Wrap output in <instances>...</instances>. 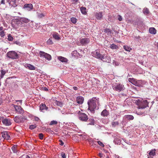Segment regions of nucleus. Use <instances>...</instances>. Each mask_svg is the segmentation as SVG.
<instances>
[{
    "mask_svg": "<svg viewBox=\"0 0 158 158\" xmlns=\"http://www.w3.org/2000/svg\"><path fill=\"white\" fill-rule=\"evenodd\" d=\"M98 99V98H96L94 97L89 100L87 103L88 106V110H89L93 113H94L95 110L98 109V107H97V105H99Z\"/></svg>",
    "mask_w": 158,
    "mask_h": 158,
    "instance_id": "nucleus-1",
    "label": "nucleus"
},
{
    "mask_svg": "<svg viewBox=\"0 0 158 158\" xmlns=\"http://www.w3.org/2000/svg\"><path fill=\"white\" fill-rule=\"evenodd\" d=\"M128 80L129 82L131 83L132 84L138 87H142L145 84L144 81L137 80L134 78H129Z\"/></svg>",
    "mask_w": 158,
    "mask_h": 158,
    "instance_id": "nucleus-2",
    "label": "nucleus"
},
{
    "mask_svg": "<svg viewBox=\"0 0 158 158\" xmlns=\"http://www.w3.org/2000/svg\"><path fill=\"white\" fill-rule=\"evenodd\" d=\"M6 56L8 58L12 59H17L19 57L17 53L14 51H10L7 52Z\"/></svg>",
    "mask_w": 158,
    "mask_h": 158,
    "instance_id": "nucleus-3",
    "label": "nucleus"
},
{
    "mask_svg": "<svg viewBox=\"0 0 158 158\" xmlns=\"http://www.w3.org/2000/svg\"><path fill=\"white\" fill-rule=\"evenodd\" d=\"M113 89L119 92L123 91L124 89V85L119 83H115L112 85Z\"/></svg>",
    "mask_w": 158,
    "mask_h": 158,
    "instance_id": "nucleus-4",
    "label": "nucleus"
},
{
    "mask_svg": "<svg viewBox=\"0 0 158 158\" xmlns=\"http://www.w3.org/2000/svg\"><path fill=\"white\" fill-rule=\"evenodd\" d=\"M39 55L40 57L45 58L49 61L52 59L51 56L50 54L43 51H40Z\"/></svg>",
    "mask_w": 158,
    "mask_h": 158,
    "instance_id": "nucleus-5",
    "label": "nucleus"
},
{
    "mask_svg": "<svg viewBox=\"0 0 158 158\" xmlns=\"http://www.w3.org/2000/svg\"><path fill=\"white\" fill-rule=\"evenodd\" d=\"M26 119L24 116H17L14 118V121L17 123H23Z\"/></svg>",
    "mask_w": 158,
    "mask_h": 158,
    "instance_id": "nucleus-6",
    "label": "nucleus"
},
{
    "mask_svg": "<svg viewBox=\"0 0 158 158\" xmlns=\"http://www.w3.org/2000/svg\"><path fill=\"white\" fill-rule=\"evenodd\" d=\"M140 108L144 109L148 106V102L147 100H142L139 102Z\"/></svg>",
    "mask_w": 158,
    "mask_h": 158,
    "instance_id": "nucleus-7",
    "label": "nucleus"
},
{
    "mask_svg": "<svg viewBox=\"0 0 158 158\" xmlns=\"http://www.w3.org/2000/svg\"><path fill=\"white\" fill-rule=\"evenodd\" d=\"M93 57L101 60L102 58L103 55L100 53L98 50H96L95 51L91 53Z\"/></svg>",
    "mask_w": 158,
    "mask_h": 158,
    "instance_id": "nucleus-8",
    "label": "nucleus"
},
{
    "mask_svg": "<svg viewBox=\"0 0 158 158\" xmlns=\"http://www.w3.org/2000/svg\"><path fill=\"white\" fill-rule=\"evenodd\" d=\"M79 118L81 121L85 122H86L88 120V116L85 114L83 113H80Z\"/></svg>",
    "mask_w": 158,
    "mask_h": 158,
    "instance_id": "nucleus-9",
    "label": "nucleus"
},
{
    "mask_svg": "<svg viewBox=\"0 0 158 158\" xmlns=\"http://www.w3.org/2000/svg\"><path fill=\"white\" fill-rule=\"evenodd\" d=\"M80 42L82 46H85L89 43L90 40L88 38H82L80 39Z\"/></svg>",
    "mask_w": 158,
    "mask_h": 158,
    "instance_id": "nucleus-10",
    "label": "nucleus"
},
{
    "mask_svg": "<svg viewBox=\"0 0 158 158\" xmlns=\"http://www.w3.org/2000/svg\"><path fill=\"white\" fill-rule=\"evenodd\" d=\"M33 6L32 4L31 3L26 4L23 6V8L27 11H30L33 9Z\"/></svg>",
    "mask_w": 158,
    "mask_h": 158,
    "instance_id": "nucleus-11",
    "label": "nucleus"
},
{
    "mask_svg": "<svg viewBox=\"0 0 158 158\" xmlns=\"http://www.w3.org/2000/svg\"><path fill=\"white\" fill-rule=\"evenodd\" d=\"M2 123L3 125L7 126H9L11 124L10 119V118L8 119L4 118L2 120Z\"/></svg>",
    "mask_w": 158,
    "mask_h": 158,
    "instance_id": "nucleus-12",
    "label": "nucleus"
},
{
    "mask_svg": "<svg viewBox=\"0 0 158 158\" xmlns=\"http://www.w3.org/2000/svg\"><path fill=\"white\" fill-rule=\"evenodd\" d=\"M48 109L45 104L42 103L40 106V110L42 112H44V110H47Z\"/></svg>",
    "mask_w": 158,
    "mask_h": 158,
    "instance_id": "nucleus-13",
    "label": "nucleus"
},
{
    "mask_svg": "<svg viewBox=\"0 0 158 158\" xmlns=\"http://www.w3.org/2000/svg\"><path fill=\"white\" fill-rule=\"evenodd\" d=\"M13 106L16 112L19 114H21L23 113V111L22 108L20 106H18L14 105H13Z\"/></svg>",
    "mask_w": 158,
    "mask_h": 158,
    "instance_id": "nucleus-14",
    "label": "nucleus"
},
{
    "mask_svg": "<svg viewBox=\"0 0 158 158\" xmlns=\"http://www.w3.org/2000/svg\"><path fill=\"white\" fill-rule=\"evenodd\" d=\"M101 60L104 62L110 63L111 61V58L109 56H106L105 57H104V56L103 55L102 58L101 59Z\"/></svg>",
    "mask_w": 158,
    "mask_h": 158,
    "instance_id": "nucleus-15",
    "label": "nucleus"
},
{
    "mask_svg": "<svg viewBox=\"0 0 158 158\" xmlns=\"http://www.w3.org/2000/svg\"><path fill=\"white\" fill-rule=\"evenodd\" d=\"M2 136L4 139H8L10 137V135L7 131H4L1 133Z\"/></svg>",
    "mask_w": 158,
    "mask_h": 158,
    "instance_id": "nucleus-16",
    "label": "nucleus"
},
{
    "mask_svg": "<svg viewBox=\"0 0 158 158\" xmlns=\"http://www.w3.org/2000/svg\"><path fill=\"white\" fill-rule=\"evenodd\" d=\"M19 21L22 23H27L30 21V20L24 17L19 18Z\"/></svg>",
    "mask_w": 158,
    "mask_h": 158,
    "instance_id": "nucleus-17",
    "label": "nucleus"
},
{
    "mask_svg": "<svg viewBox=\"0 0 158 158\" xmlns=\"http://www.w3.org/2000/svg\"><path fill=\"white\" fill-rule=\"evenodd\" d=\"M84 100V98L81 96H79L77 97L76 101L77 103L79 104H82Z\"/></svg>",
    "mask_w": 158,
    "mask_h": 158,
    "instance_id": "nucleus-18",
    "label": "nucleus"
},
{
    "mask_svg": "<svg viewBox=\"0 0 158 158\" xmlns=\"http://www.w3.org/2000/svg\"><path fill=\"white\" fill-rule=\"evenodd\" d=\"M6 1L8 2L10 5L13 7H15L17 6V5L16 4V0H6Z\"/></svg>",
    "mask_w": 158,
    "mask_h": 158,
    "instance_id": "nucleus-19",
    "label": "nucleus"
},
{
    "mask_svg": "<svg viewBox=\"0 0 158 158\" xmlns=\"http://www.w3.org/2000/svg\"><path fill=\"white\" fill-rule=\"evenodd\" d=\"M24 66L27 68L31 70H35V67L33 65L30 64H26L24 65Z\"/></svg>",
    "mask_w": 158,
    "mask_h": 158,
    "instance_id": "nucleus-20",
    "label": "nucleus"
},
{
    "mask_svg": "<svg viewBox=\"0 0 158 158\" xmlns=\"http://www.w3.org/2000/svg\"><path fill=\"white\" fill-rule=\"evenodd\" d=\"M58 59L62 62L67 63L68 62V59L62 56H59L58 57Z\"/></svg>",
    "mask_w": 158,
    "mask_h": 158,
    "instance_id": "nucleus-21",
    "label": "nucleus"
},
{
    "mask_svg": "<svg viewBox=\"0 0 158 158\" xmlns=\"http://www.w3.org/2000/svg\"><path fill=\"white\" fill-rule=\"evenodd\" d=\"M109 112L106 109L104 110L101 113V115L102 116L105 117L107 116L109 114Z\"/></svg>",
    "mask_w": 158,
    "mask_h": 158,
    "instance_id": "nucleus-22",
    "label": "nucleus"
},
{
    "mask_svg": "<svg viewBox=\"0 0 158 158\" xmlns=\"http://www.w3.org/2000/svg\"><path fill=\"white\" fill-rule=\"evenodd\" d=\"M102 12H100L96 14L95 16L97 19L100 20L101 19L102 17Z\"/></svg>",
    "mask_w": 158,
    "mask_h": 158,
    "instance_id": "nucleus-23",
    "label": "nucleus"
},
{
    "mask_svg": "<svg viewBox=\"0 0 158 158\" xmlns=\"http://www.w3.org/2000/svg\"><path fill=\"white\" fill-rule=\"evenodd\" d=\"M156 151L155 149H154L151 150L149 153L148 154L150 157H153L156 155Z\"/></svg>",
    "mask_w": 158,
    "mask_h": 158,
    "instance_id": "nucleus-24",
    "label": "nucleus"
},
{
    "mask_svg": "<svg viewBox=\"0 0 158 158\" xmlns=\"http://www.w3.org/2000/svg\"><path fill=\"white\" fill-rule=\"evenodd\" d=\"M149 33L152 34H155L156 33V31L154 27H150L149 28Z\"/></svg>",
    "mask_w": 158,
    "mask_h": 158,
    "instance_id": "nucleus-25",
    "label": "nucleus"
},
{
    "mask_svg": "<svg viewBox=\"0 0 158 158\" xmlns=\"http://www.w3.org/2000/svg\"><path fill=\"white\" fill-rule=\"evenodd\" d=\"M87 122H89V123L87 124L88 125H94V124L95 121L93 119L88 118V120Z\"/></svg>",
    "mask_w": 158,
    "mask_h": 158,
    "instance_id": "nucleus-26",
    "label": "nucleus"
},
{
    "mask_svg": "<svg viewBox=\"0 0 158 158\" xmlns=\"http://www.w3.org/2000/svg\"><path fill=\"white\" fill-rule=\"evenodd\" d=\"M124 117L129 120H132L134 119V117L133 116L130 115H125Z\"/></svg>",
    "mask_w": 158,
    "mask_h": 158,
    "instance_id": "nucleus-27",
    "label": "nucleus"
},
{
    "mask_svg": "<svg viewBox=\"0 0 158 158\" xmlns=\"http://www.w3.org/2000/svg\"><path fill=\"white\" fill-rule=\"evenodd\" d=\"M121 142L120 139L117 138H115L114 140V142L115 144H119Z\"/></svg>",
    "mask_w": 158,
    "mask_h": 158,
    "instance_id": "nucleus-28",
    "label": "nucleus"
},
{
    "mask_svg": "<svg viewBox=\"0 0 158 158\" xmlns=\"http://www.w3.org/2000/svg\"><path fill=\"white\" fill-rule=\"evenodd\" d=\"M80 10L81 13L84 15H85L86 14V8L85 7L82 6L80 8Z\"/></svg>",
    "mask_w": 158,
    "mask_h": 158,
    "instance_id": "nucleus-29",
    "label": "nucleus"
},
{
    "mask_svg": "<svg viewBox=\"0 0 158 158\" xmlns=\"http://www.w3.org/2000/svg\"><path fill=\"white\" fill-rule=\"evenodd\" d=\"M110 47V48L112 49H117L119 48L118 47L117 45H116L114 44H111Z\"/></svg>",
    "mask_w": 158,
    "mask_h": 158,
    "instance_id": "nucleus-30",
    "label": "nucleus"
},
{
    "mask_svg": "<svg viewBox=\"0 0 158 158\" xmlns=\"http://www.w3.org/2000/svg\"><path fill=\"white\" fill-rule=\"evenodd\" d=\"M52 36L55 39L59 40L60 38L59 37L58 34L57 33H55L53 34Z\"/></svg>",
    "mask_w": 158,
    "mask_h": 158,
    "instance_id": "nucleus-31",
    "label": "nucleus"
},
{
    "mask_svg": "<svg viewBox=\"0 0 158 158\" xmlns=\"http://www.w3.org/2000/svg\"><path fill=\"white\" fill-rule=\"evenodd\" d=\"M71 54L73 56L75 57L78 56V55H79V53H78L76 50L73 51L71 53Z\"/></svg>",
    "mask_w": 158,
    "mask_h": 158,
    "instance_id": "nucleus-32",
    "label": "nucleus"
},
{
    "mask_svg": "<svg viewBox=\"0 0 158 158\" xmlns=\"http://www.w3.org/2000/svg\"><path fill=\"white\" fill-rule=\"evenodd\" d=\"M143 12L146 15H148L150 12L149 9L147 8H144L143 10Z\"/></svg>",
    "mask_w": 158,
    "mask_h": 158,
    "instance_id": "nucleus-33",
    "label": "nucleus"
},
{
    "mask_svg": "<svg viewBox=\"0 0 158 158\" xmlns=\"http://www.w3.org/2000/svg\"><path fill=\"white\" fill-rule=\"evenodd\" d=\"M54 103L57 106H60V107H62L63 105V104L61 102L56 100L55 101Z\"/></svg>",
    "mask_w": 158,
    "mask_h": 158,
    "instance_id": "nucleus-34",
    "label": "nucleus"
},
{
    "mask_svg": "<svg viewBox=\"0 0 158 158\" xmlns=\"http://www.w3.org/2000/svg\"><path fill=\"white\" fill-rule=\"evenodd\" d=\"M17 146L16 145H14L11 148V149L14 153H16L17 152Z\"/></svg>",
    "mask_w": 158,
    "mask_h": 158,
    "instance_id": "nucleus-35",
    "label": "nucleus"
},
{
    "mask_svg": "<svg viewBox=\"0 0 158 158\" xmlns=\"http://www.w3.org/2000/svg\"><path fill=\"white\" fill-rule=\"evenodd\" d=\"M124 49L126 51L130 52L131 48L129 47L127 45H124L123 47Z\"/></svg>",
    "mask_w": 158,
    "mask_h": 158,
    "instance_id": "nucleus-36",
    "label": "nucleus"
},
{
    "mask_svg": "<svg viewBox=\"0 0 158 158\" xmlns=\"http://www.w3.org/2000/svg\"><path fill=\"white\" fill-rule=\"evenodd\" d=\"M1 74L0 75V77L1 78H2L3 77V76L5 75V73H6V71L5 70H2L1 71Z\"/></svg>",
    "mask_w": 158,
    "mask_h": 158,
    "instance_id": "nucleus-37",
    "label": "nucleus"
},
{
    "mask_svg": "<svg viewBox=\"0 0 158 158\" xmlns=\"http://www.w3.org/2000/svg\"><path fill=\"white\" fill-rule=\"evenodd\" d=\"M119 124V123L118 121L113 122H112L111 125L113 127H115Z\"/></svg>",
    "mask_w": 158,
    "mask_h": 158,
    "instance_id": "nucleus-38",
    "label": "nucleus"
},
{
    "mask_svg": "<svg viewBox=\"0 0 158 158\" xmlns=\"http://www.w3.org/2000/svg\"><path fill=\"white\" fill-rule=\"evenodd\" d=\"M8 38L7 39L9 41H12L13 40V37L12 36V35L10 34H9L7 36Z\"/></svg>",
    "mask_w": 158,
    "mask_h": 158,
    "instance_id": "nucleus-39",
    "label": "nucleus"
},
{
    "mask_svg": "<svg viewBox=\"0 0 158 158\" xmlns=\"http://www.w3.org/2000/svg\"><path fill=\"white\" fill-rule=\"evenodd\" d=\"M104 32L108 34H110L111 33V30L109 28H106L104 30Z\"/></svg>",
    "mask_w": 158,
    "mask_h": 158,
    "instance_id": "nucleus-40",
    "label": "nucleus"
},
{
    "mask_svg": "<svg viewBox=\"0 0 158 158\" xmlns=\"http://www.w3.org/2000/svg\"><path fill=\"white\" fill-rule=\"evenodd\" d=\"M70 19L71 21L73 23L75 24L76 23L77 19L73 17H72Z\"/></svg>",
    "mask_w": 158,
    "mask_h": 158,
    "instance_id": "nucleus-41",
    "label": "nucleus"
},
{
    "mask_svg": "<svg viewBox=\"0 0 158 158\" xmlns=\"http://www.w3.org/2000/svg\"><path fill=\"white\" fill-rule=\"evenodd\" d=\"M57 123V122L56 121L53 120L51 121L49 123L50 125L56 124Z\"/></svg>",
    "mask_w": 158,
    "mask_h": 158,
    "instance_id": "nucleus-42",
    "label": "nucleus"
},
{
    "mask_svg": "<svg viewBox=\"0 0 158 158\" xmlns=\"http://www.w3.org/2000/svg\"><path fill=\"white\" fill-rule=\"evenodd\" d=\"M47 43L49 44H53V42L52 40V38L49 39L47 41Z\"/></svg>",
    "mask_w": 158,
    "mask_h": 158,
    "instance_id": "nucleus-43",
    "label": "nucleus"
},
{
    "mask_svg": "<svg viewBox=\"0 0 158 158\" xmlns=\"http://www.w3.org/2000/svg\"><path fill=\"white\" fill-rule=\"evenodd\" d=\"M5 35L4 31H0V35L1 37H3Z\"/></svg>",
    "mask_w": 158,
    "mask_h": 158,
    "instance_id": "nucleus-44",
    "label": "nucleus"
},
{
    "mask_svg": "<svg viewBox=\"0 0 158 158\" xmlns=\"http://www.w3.org/2000/svg\"><path fill=\"white\" fill-rule=\"evenodd\" d=\"M36 126L35 125H31L29 126V129L31 130H33L36 127Z\"/></svg>",
    "mask_w": 158,
    "mask_h": 158,
    "instance_id": "nucleus-45",
    "label": "nucleus"
},
{
    "mask_svg": "<svg viewBox=\"0 0 158 158\" xmlns=\"http://www.w3.org/2000/svg\"><path fill=\"white\" fill-rule=\"evenodd\" d=\"M44 16V15L43 13H38V17L40 18H41Z\"/></svg>",
    "mask_w": 158,
    "mask_h": 158,
    "instance_id": "nucleus-46",
    "label": "nucleus"
},
{
    "mask_svg": "<svg viewBox=\"0 0 158 158\" xmlns=\"http://www.w3.org/2000/svg\"><path fill=\"white\" fill-rule=\"evenodd\" d=\"M60 156L62 158H66V156L64 152H62L60 153Z\"/></svg>",
    "mask_w": 158,
    "mask_h": 158,
    "instance_id": "nucleus-47",
    "label": "nucleus"
},
{
    "mask_svg": "<svg viewBox=\"0 0 158 158\" xmlns=\"http://www.w3.org/2000/svg\"><path fill=\"white\" fill-rule=\"evenodd\" d=\"M44 135L42 133H40L39 134V137L40 139H43Z\"/></svg>",
    "mask_w": 158,
    "mask_h": 158,
    "instance_id": "nucleus-48",
    "label": "nucleus"
},
{
    "mask_svg": "<svg viewBox=\"0 0 158 158\" xmlns=\"http://www.w3.org/2000/svg\"><path fill=\"white\" fill-rule=\"evenodd\" d=\"M98 143L99 145H100L101 147H104V144L100 141H98Z\"/></svg>",
    "mask_w": 158,
    "mask_h": 158,
    "instance_id": "nucleus-49",
    "label": "nucleus"
},
{
    "mask_svg": "<svg viewBox=\"0 0 158 158\" xmlns=\"http://www.w3.org/2000/svg\"><path fill=\"white\" fill-rule=\"evenodd\" d=\"M59 142H60V143H59L60 145L61 146L63 145L64 143L60 139L59 140Z\"/></svg>",
    "mask_w": 158,
    "mask_h": 158,
    "instance_id": "nucleus-50",
    "label": "nucleus"
},
{
    "mask_svg": "<svg viewBox=\"0 0 158 158\" xmlns=\"http://www.w3.org/2000/svg\"><path fill=\"white\" fill-rule=\"evenodd\" d=\"M113 64L117 66L118 65V63L115 61H114L113 62Z\"/></svg>",
    "mask_w": 158,
    "mask_h": 158,
    "instance_id": "nucleus-51",
    "label": "nucleus"
},
{
    "mask_svg": "<svg viewBox=\"0 0 158 158\" xmlns=\"http://www.w3.org/2000/svg\"><path fill=\"white\" fill-rule=\"evenodd\" d=\"M43 89L44 91H48V89L47 87H43Z\"/></svg>",
    "mask_w": 158,
    "mask_h": 158,
    "instance_id": "nucleus-52",
    "label": "nucleus"
},
{
    "mask_svg": "<svg viewBox=\"0 0 158 158\" xmlns=\"http://www.w3.org/2000/svg\"><path fill=\"white\" fill-rule=\"evenodd\" d=\"M118 19L119 20V21H122V18L121 16L120 15H119Z\"/></svg>",
    "mask_w": 158,
    "mask_h": 158,
    "instance_id": "nucleus-53",
    "label": "nucleus"
},
{
    "mask_svg": "<svg viewBox=\"0 0 158 158\" xmlns=\"http://www.w3.org/2000/svg\"><path fill=\"white\" fill-rule=\"evenodd\" d=\"M1 3L4 4H5V0H2L1 2Z\"/></svg>",
    "mask_w": 158,
    "mask_h": 158,
    "instance_id": "nucleus-54",
    "label": "nucleus"
},
{
    "mask_svg": "<svg viewBox=\"0 0 158 158\" xmlns=\"http://www.w3.org/2000/svg\"><path fill=\"white\" fill-rule=\"evenodd\" d=\"M35 120L36 121H38L39 120V118L38 117H35Z\"/></svg>",
    "mask_w": 158,
    "mask_h": 158,
    "instance_id": "nucleus-55",
    "label": "nucleus"
},
{
    "mask_svg": "<svg viewBox=\"0 0 158 158\" xmlns=\"http://www.w3.org/2000/svg\"><path fill=\"white\" fill-rule=\"evenodd\" d=\"M3 27H0V31H4L3 30Z\"/></svg>",
    "mask_w": 158,
    "mask_h": 158,
    "instance_id": "nucleus-56",
    "label": "nucleus"
},
{
    "mask_svg": "<svg viewBox=\"0 0 158 158\" xmlns=\"http://www.w3.org/2000/svg\"><path fill=\"white\" fill-rule=\"evenodd\" d=\"M4 118L2 117H0V122L2 121V122Z\"/></svg>",
    "mask_w": 158,
    "mask_h": 158,
    "instance_id": "nucleus-57",
    "label": "nucleus"
},
{
    "mask_svg": "<svg viewBox=\"0 0 158 158\" xmlns=\"http://www.w3.org/2000/svg\"><path fill=\"white\" fill-rule=\"evenodd\" d=\"M121 123L123 126L125 125V123L123 121V120L121 122Z\"/></svg>",
    "mask_w": 158,
    "mask_h": 158,
    "instance_id": "nucleus-58",
    "label": "nucleus"
},
{
    "mask_svg": "<svg viewBox=\"0 0 158 158\" xmlns=\"http://www.w3.org/2000/svg\"><path fill=\"white\" fill-rule=\"evenodd\" d=\"M99 155L101 157H102L103 156V154L102 153H99Z\"/></svg>",
    "mask_w": 158,
    "mask_h": 158,
    "instance_id": "nucleus-59",
    "label": "nucleus"
},
{
    "mask_svg": "<svg viewBox=\"0 0 158 158\" xmlns=\"http://www.w3.org/2000/svg\"><path fill=\"white\" fill-rule=\"evenodd\" d=\"M73 89L74 90H77V87L76 86H73Z\"/></svg>",
    "mask_w": 158,
    "mask_h": 158,
    "instance_id": "nucleus-60",
    "label": "nucleus"
},
{
    "mask_svg": "<svg viewBox=\"0 0 158 158\" xmlns=\"http://www.w3.org/2000/svg\"><path fill=\"white\" fill-rule=\"evenodd\" d=\"M78 0H72V1L73 3H76L77 2Z\"/></svg>",
    "mask_w": 158,
    "mask_h": 158,
    "instance_id": "nucleus-61",
    "label": "nucleus"
},
{
    "mask_svg": "<svg viewBox=\"0 0 158 158\" xmlns=\"http://www.w3.org/2000/svg\"><path fill=\"white\" fill-rule=\"evenodd\" d=\"M115 158H119V156L118 155H114Z\"/></svg>",
    "mask_w": 158,
    "mask_h": 158,
    "instance_id": "nucleus-62",
    "label": "nucleus"
},
{
    "mask_svg": "<svg viewBox=\"0 0 158 158\" xmlns=\"http://www.w3.org/2000/svg\"><path fill=\"white\" fill-rule=\"evenodd\" d=\"M26 158H30V157L28 155H26Z\"/></svg>",
    "mask_w": 158,
    "mask_h": 158,
    "instance_id": "nucleus-63",
    "label": "nucleus"
},
{
    "mask_svg": "<svg viewBox=\"0 0 158 158\" xmlns=\"http://www.w3.org/2000/svg\"><path fill=\"white\" fill-rule=\"evenodd\" d=\"M47 130H48L47 131H50V130H51L50 129H47Z\"/></svg>",
    "mask_w": 158,
    "mask_h": 158,
    "instance_id": "nucleus-64",
    "label": "nucleus"
}]
</instances>
